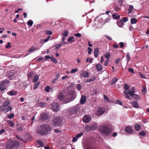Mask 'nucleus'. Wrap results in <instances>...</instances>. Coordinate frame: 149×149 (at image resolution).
Masks as SVG:
<instances>
[{"label": "nucleus", "instance_id": "nucleus-1", "mask_svg": "<svg viewBox=\"0 0 149 149\" xmlns=\"http://www.w3.org/2000/svg\"><path fill=\"white\" fill-rule=\"evenodd\" d=\"M74 89H73L68 93L67 95H64L62 93H60L58 95V99L60 101H63L64 103H67L74 99Z\"/></svg>", "mask_w": 149, "mask_h": 149}, {"label": "nucleus", "instance_id": "nucleus-2", "mask_svg": "<svg viewBox=\"0 0 149 149\" xmlns=\"http://www.w3.org/2000/svg\"><path fill=\"white\" fill-rule=\"evenodd\" d=\"M51 130V127L45 124L39 126L36 129V132L41 136L46 135L49 133Z\"/></svg>", "mask_w": 149, "mask_h": 149}, {"label": "nucleus", "instance_id": "nucleus-3", "mask_svg": "<svg viewBox=\"0 0 149 149\" xmlns=\"http://www.w3.org/2000/svg\"><path fill=\"white\" fill-rule=\"evenodd\" d=\"M19 146L17 141L10 140L7 142L6 147L8 149H17Z\"/></svg>", "mask_w": 149, "mask_h": 149}, {"label": "nucleus", "instance_id": "nucleus-4", "mask_svg": "<svg viewBox=\"0 0 149 149\" xmlns=\"http://www.w3.org/2000/svg\"><path fill=\"white\" fill-rule=\"evenodd\" d=\"M63 119L60 116L55 117L52 120L53 125L54 126H61Z\"/></svg>", "mask_w": 149, "mask_h": 149}, {"label": "nucleus", "instance_id": "nucleus-5", "mask_svg": "<svg viewBox=\"0 0 149 149\" xmlns=\"http://www.w3.org/2000/svg\"><path fill=\"white\" fill-rule=\"evenodd\" d=\"M99 130L100 132L105 136L109 135L111 133L110 130L107 126L102 125L100 127Z\"/></svg>", "mask_w": 149, "mask_h": 149}, {"label": "nucleus", "instance_id": "nucleus-6", "mask_svg": "<svg viewBox=\"0 0 149 149\" xmlns=\"http://www.w3.org/2000/svg\"><path fill=\"white\" fill-rule=\"evenodd\" d=\"M9 81L8 80H4L3 81L0 83V90L1 91H3L5 90L6 87H5L6 84H8Z\"/></svg>", "mask_w": 149, "mask_h": 149}, {"label": "nucleus", "instance_id": "nucleus-7", "mask_svg": "<svg viewBox=\"0 0 149 149\" xmlns=\"http://www.w3.org/2000/svg\"><path fill=\"white\" fill-rule=\"evenodd\" d=\"M96 125L93 124L91 126L87 125L85 127V129L86 131L89 132L91 130H95L97 128Z\"/></svg>", "mask_w": 149, "mask_h": 149}, {"label": "nucleus", "instance_id": "nucleus-8", "mask_svg": "<svg viewBox=\"0 0 149 149\" xmlns=\"http://www.w3.org/2000/svg\"><path fill=\"white\" fill-rule=\"evenodd\" d=\"M51 106L54 111H58L59 109V105L57 103L53 102L51 104Z\"/></svg>", "mask_w": 149, "mask_h": 149}, {"label": "nucleus", "instance_id": "nucleus-9", "mask_svg": "<svg viewBox=\"0 0 149 149\" xmlns=\"http://www.w3.org/2000/svg\"><path fill=\"white\" fill-rule=\"evenodd\" d=\"M40 119L41 120H48L49 118V115L46 113H43L40 114Z\"/></svg>", "mask_w": 149, "mask_h": 149}, {"label": "nucleus", "instance_id": "nucleus-10", "mask_svg": "<svg viewBox=\"0 0 149 149\" xmlns=\"http://www.w3.org/2000/svg\"><path fill=\"white\" fill-rule=\"evenodd\" d=\"M125 131L126 132H127L128 133L134 134V130H133L132 127L130 126H128L125 127Z\"/></svg>", "mask_w": 149, "mask_h": 149}, {"label": "nucleus", "instance_id": "nucleus-11", "mask_svg": "<svg viewBox=\"0 0 149 149\" xmlns=\"http://www.w3.org/2000/svg\"><path fill=\"white\" fill-rule=\"evenodd\" d=\"M105 112V111L102 108L99 107L97 111V114L98 116H100L104 114Z\"/></svg>", "mask_w": 149, "mask_h": 149}, {"label": "nucleus", "instance_id": "nucleus-12", "mask_svg": "<svg viewBox=\"0 0 149 149\" xmlns=\"http://www.w3.org/2000/svg\"><path fill=\"white\" fill-rule=\"evenodd\" d=\"M91 120V118L89 115H85L83 118V121L86 123H88Z\"/></svg>", "mask_w": 149, "mask_h": 149}, {"label": "nucleus", "instance_id": "nucleus-13", "mask_svg": "<svg viewBox=\"0 0 149 149\" xmlns=\"http://www.w3.org/2000/svg\"><path fill=\"white\" fill-rule=\"evenodd\" d=\"M86 97L84 95L81 96L80 101L81 104H83L86 102Z\"/></svg>", "mask_w": 149, "mask_h": 149}, {"label": "nucleus", "instance_id": "nucleus-14", "mask_svg": "<svg viewBox=\"0 0 149 149\" xmlns=\"http://www.w3.org/2000/svg\"><path fill=\"white\" fill-rule=\"evenodd\" d=\"M80 74L82 76L86 77H88L89 75V73L87 72L84 71L81 72Z\"/></svg>", "mask_w": 149, "mask_h": 149}, {"label": "nucleus", "instance_id": "nucleus-15", "mask_svg": "<svg viewBox=\"0 0 149 149\" xmlns=\"http://www.w3.org/2000/svg\"><path fill=\"white\" fill-rule=\"evenodd\" d=\"M99 51L98 48H96L94 49V55L95 58H97L99 55Z\"/></svg>", "mask_w": 149, "mask_h": 149}, {"label": "nucleus", "instance_id": "nucleus-16", "mask_svg": "<svg viewBox=\"0 0 149 149\" xmlns=\"http://www.w3.org/2000/svg\"><path fill=\"white\" fill-rule=\"evenodd\" d=\"M10 104V101L9 100H6L4 102L3 105V107H7Z\"/></svg>", "mask_w": 149, "mask_h": 149}, {"label": "nucleus", "instance_id": "nucleus-17", "mask_svg": "<svg viewBox=\"0 0 149 149\" xmlns=\"http://www.w3.org/2000/svg\"><path fill=\"white\" fill-rule=\"evenodd\" d=\"M17 93V91H10L7 93V94L11 96L14 95H16Z\"/></svg>", "mask_w": 149, "mask_h": 149}, {"label": "nucleus", "instance_id": "nucleus-18", "mask_svg": "<svg viewBox=\"0 0 149 149\" xmlns=\"http://www.w3.org/2000/svg\"><path fill=\"white\" fill-rule=\"evenodd\" d=\"M131 103L132 104V106L136 108L139 107V105L138 104V102L137 101H134L132 102Z\"/></svg>", "mask_w": 149, "mask_h": 149}, {"label": "nucleus", "instance_id": "nucleus-19", "mask_svg": "<svg viewBox=\"0 0 149 149\" xmlns=\"http://www.w3.org/2000/svg\"><path fill=\"white\" fill-rule=\"evenodd\" d=\"M12 109L11 107H9L6 108H2V110L3 111H5V113H7V112L11 111Z\"/></svg>", "mask_w": 149, "mask_h": 149}, {"label": "nucleus", "instance_id": "nucleus-20", "mask_svg": "<svg viewBox=\"0 0 149 149\" xmlns=\"http://www.w3.org/2000/svg\"><path fill=\"white\" fill-rule=\"evenodd\" d=\"M117 24L120 27H123L124 25L123 22L121 20H120L119 21L117 22Z\"/></svg>", "mask_w": 149, "mask_h": 149}, {"label": "nucleus", "instance_id": "nucleus-21", "mask_svg": "<svg viewBox=\"0 0 149 149\" xmlns=\"http://www.w3.org/2000/svg\"><path fill=\"white\" fill-rule=\"evenodd\" d=\"M132 96L131 97L134 99H135L137 100H138L139 99L140 97L138 95L135 94L134 93L133 94Z\"/></svg>", "mask_w": 149, "mask_h": 149}, {"label": "nucleus", "instance_id": "nucleus-22", "mask_svg": "<svg viewBox=\"0 0 149 149\" xmlns=\"http://www.w3.org/2000/svg\"><path fill=\"white\" fill-rule=\"evenodd\" d=\"M97 69L98 71H101L102 69V67L100 64H98L96 65Z\"/></svg>", "mask_w": 149, "mask_h": 149}, {"label": "nucleus", "instance_id": "nucleus-23", "mask_svg": "<svg viewBox=\"0 0 149 149\" xmlns=\"http://www.w3.org/2000/svg\"><path fill=\"white\" fill-rule=\"evenodd\" d=\"M134 128L136 130L139 131L141 129V126L139 124H136L134 126Z\"/></svg>", "mask_w": 149, "mask_h": 149}, {"label": "nucleus", "instance_id": "nucleus-24", "mask_svg": "<svg viewBox=\"0 0 149 149\" xmlns=\"http://www.w3.org/2000/svg\"><path fill=\"white\" fill-rule=\"evenodd\" d=\"M74 113V108L70 109L69 111V114L70 116H71Z\"/></svg>", "mask_w": 149, "mask_h": 149}, {"label": "nucleus", "instance_id": "nucleus-25", "mask_svg": "<svg viewBox=\"0 0 149 149\" xmlns=\"http://www.w3.org/2000/svg\"><path fill=\"white\" fill-rule=\"evenodd\" d=\"M117 13H114L112 15V17L114 19H117L120 18V15H117Z\"/></svg>", "mask_w": 149, "mask_h": 149}, {"label": "nucleus", "instance_id": "nucleus-26", "mask_svg": "<svg viewBox=\"0 0 149 149\" xmlns=\"http://www.w3.org/2000/svg\"><path fill=\"white\" fill-rule=\"evenodd\" d=\"M131 23L132 24H135L137 22V19L135 18H133L131 19Z\"/></svg>", "mask_w": 149, "mask_h": 149}, {"label": "nucleus", "instance_id": "nucleus-27", "mask_svg": "<svg viewBox=\"0 0 149 149\" xmlns=\"http://www.w3.org/2000/svg\"><path fill=\"white\" fill-rule=\"evenodd\" d=\"M142 88H143L141 91V93L145 95L146 93V87L143 86Z\"/></svg>", "mask_w": 149, "mask_h": 149}, {"label": "nucleus", "instance_id": "nucleus-28", "mask_svg": "<svg viewBox=\"0 0 149 149\" xmlns=\"http://www.w3.org/2000/svg\"><path fill=\"white\" fill-rule=\"evenodd\" d=\"M36 142L38 143L40 145L41 147H43L44 146L43 142L40 140H37L36 141Z\"/></svg>", "mask_w": 149, "mask_h": 149}, {"label": "nucleus", "instance_id": "nucleus-29", "mask_svg": "<svg viewBox=\"0 0 149 149\" xmlns=\"http://www.w3.org/2000/svg\"><path fill=\"white\" fill-rule=\"evenodd\" d=\"M104 56L107 58V60H108L110 57V54L109 53H106Z\"/></svg>", "mask_w": 149, "mask_h": 149}, {"label": "nucleus", "instance_id": "nucleus-30", "mask_svg": "<svg viewBox=\"0 0 149 149\" xmlns=\"http://www.w3.org/2000/svg\"><path fill=\"white\" fill-rule=\"evenodd\" d=\"M39 79V77L38 75H36L33 78V81L34 83L37 82Z\"/></svg>", "mask_w": 149, "mask_h": 149}, {"label": "nucleus", "instance_id": "nucleus-31", "mask_svg": "<svg viewBox=\"0 0 149 149\" xmlns=\"http://www.w3.org/2000/svg\"><path fill=\"white\" fill-rule=\"evenodd\" d=\"M39 105L40 107L42 108L45 107L47 105V104L44 102H40L39 103Z\"/></svg>", "mask_w": 149, "mask_h": 149}, {"label": "nucleus", "instance_id": "nucleus-32", "mask_svg": "<svg viewBox=\"0 0 149 149\" xmlns=\"http://www.w3.org/2000/svg\"><path fill=\"white\" fill-rule=\"evenodd\" d=\"M118 79L116 77H114L113 79L111 81V85L114 84L116 82L118 81Z\"/></svg>", "mask_w": 149, "mask_h": 149}, {"label": "nucleus", "instance_id": "nucleus-33", "mask_svg": "<svg viewBox=\"0 0 149 149\" xmlns=\"http://www.w3.org/2000/svg\"><path fill=\"white\" fill-rule=\"evenodd\" d=\"M83 135V133L81 132L76 135V137H75V141L77 140V139L81 137Z\"/></svg>", "mask_w": 149, "mask_h": 149}, {"label": "nucleus", "instance_id": "nucleus-34", "mask_svg": "<svg viewBox=\"0 0 149 149\" xmlns=\"http://www.w3.org/2000/svg\"><path fill=\"white\" fill-rule=\"evenodd\" d=\"M7 122L8 124L9 125L10 127H12L14 126V123L13 122L10 120H8L7 121Z\"/></svg>", "mask_w": 149, "mask_h": 149}, {"label": "nucleus", "instance_id": "nucleus-35", "mask_svg": "<svg viewBox=\"0 0 149 149\" xmlns=\"http://www.w3.org/2000/svg\"><path fill=\"white\" fill-rule=\"evenodd\" d=\"M16 137L18 139H19L20 140H22V141L26 142V141H27L28 140H29L30 139V138H28L27 139H21L19 137L17 136L16 135Z\"/></svg>", "mask_w": 149, "mask_h": 149}, {"label": "nucleus", "instance_id": "nucleus-36", "mask_svg": "<svg viewBox=\"0 0 149 149\" xmlns=\"http://www.w3.org/2000/svg\"><path fill=\"white\" fill-rule=\"evenodd\" d=\"M62 35L64 37H65L67 36L68 35V31L66 30H65L63 33Z\"/></svg>", "mask_w": 149, "mask_h": 149}, {"label": "nucleus", "instance_id": "nucleus-37", "mask_svg": "<svg viewBox=\"0 0 149 149\" xmlns=\"http://www.w3.org/2000/svg\"><path fill=\"white\" fill-rule=\"evenodd\" d=\"M133 8V6H132L130 5V6L129 7V8L128 9V13H131L132 11V9Z\"/></svg>", "mask_w": 149, "mask_h": 149}, {"label": "nucleus", "instance_id": "nucleus-38", "mask_svg": "<svg viewBox=\"0 0 149 149\" xmlns=\"http://www.w3.org/2000/svg\"><path fill=\"white\" fill-rule=\"evenodd\" d=\"M98 93V91L96 90H94L91 92V93L93 95H96Z\"/></svg>", "mask_w": 149, "mask_h": 149}, {"label": "nucleus", "instance_id": "nucleus-39", "mask_svg": "<svg viewBox=\"0 0 149 149\" xmlns=\"http://www.w3.org/2000/svg\"><path fill=\"white\" fill-rule=\"evenodd\" d=\"M33 22L32 20H29L27 22V24L28 25L32 26Z\"/></svg>", "mask_w": 149, "mask_h": 149}, {"label": "nucleus", "instance_id": "nucleus-40", "mask_svg": "<svg viewBox=\"0 0 149 149\" xmlns=\"http://www.w3.org/2000/svg\"><path fill=\"white\" fill-rule=\"evenodd\" d=\"M51 59L52 61H53L54 63H57V60L54 57L52 56L51 57Z\"/></svg>", "mask_w": 149, "mask_h": 149}, {"label": "nucleus", "instance_id": "nucleus-41", "mask_svg": "<svg viewBox=\"0 0 149 149\" xmlns=\"http://www.w3.org/2000/svg\"><path fill=\"white\" fill-rule=\"evenodd\" d=\"M55 78L57 79H58L59 77V73L58 72L56 71L55 73Z\"/></svg>", "mask_w": 149, "mask_h": 149}, {"label": "nucleus", "instance_id": "nucleus-42", "mask_svg": "<svg viewBox=\"0 0 149 149\" xmlns=\"http://www.w3.org/2000/svg\"><path fill=\"white\" fill-rule=\"evenodd\" d=\"M62 45L61 44H58L56 45H55V49H58Z\"/></svg>", "mask_w": 149, "mask_h": 149}, {"label": "nucleus", "instance_id": "nucleus-43", "mask_svg": "<svg viewBox=\"0 0 149 149\" xmlns=\"http://www.w3.org/2000/svg\"><path fill=\"white\" fill-rule=\"evenodd\" d=\"M37 48L34 47L33 46H32L29 49V52H32L33 50H36Z\"/></svg>", "mask_w": 149, "mask_h": 149}, {"label": "nucleus", "instance_id": "nucleus-44", "mask_svg": "<svg viewBox=\"0 0 149 149\" xmlns=\"http://www.w3.org/2000/svg\"><path fill=\"white\" fill-rule=\"evenodd\" d=\"M33 73L32 72H30L28 74L27 77L28 79L30 78L33 77Z\"/></svg>", "mask_w": 149, "mask_h": 149}, {"label": "nucleus", "instance_id": "nucleus-45", "mask_svg": "<svg viewBox=\"0 0 149 149\" xmlns=\"http://www.w3.org/2000/svg\"><path fill=\"white\" fill-rule=\"evenodd\" d=\"M123 93H124L125 96L128 99H129V100H131V98L128 95V93H126L125 91H124Z\"/></svg>", "mask_w": 149, "mask_h": 149}, {"label": "nucleus", "instance_id": "nucleus-46", "mask_svg": "<svg viewBox=\"0 0 149 149\" xmlns=\"http://www.w3.org/2000/svg\"><path fill=\"white\" fill-rule=\"evenodd\" d=\"M124 88L125 90L126 91L129 90L130 89V87L127 84H125Z\"/></svg>", "mask_w": 149, "mask_h": 149}, {"label": "nucleus", "instance_id": "nucleus-47", "mask_svg": "<svg viewBox=\"0 0 149 149\" xmlns=\"http://www.w3.org/2000/svg\"><path fill=\"white\" fill-rule=\"evenodd\" d=\"M39 82H37L36 84H35V85L33 87V89L35 90L39 86Z\"/></svg>", "mask_w": 149, "mask_h": 149}, {"label": "nucleus", "instance_id": "nucleus-48", "mask_svg": "<svg viewBox=\"0 0 149 149\" xmlns=\"http://www.w3.org/2000/svg\"><path fill=\"white\" fill-rule=\"evenodd\" d=\"M14 115L13 113H12L8 116V118L11 119L13 118L14 117Z\"/></svg>", "mask_w": 149, "mask_h": 149}, {"label": "nucleus", "instance_id": "nucleus-49", "mask_svg": "<svg viewBox=\"0 0 149 149\" xmlns=\"http://www.w3.org/2000/svg\"><path fill=\"white\" fill-rule=\"evenodd\" d=\"M139 134L140 135L144 136L146 134V133L144 131H142L139 133Z\"/></svg>", "mask_w": 149, "mask_h": 149}, {"label": "nucleus", "instance_id": "nucleus-50", "mask_svg": "<svg viewBox=\"0 0 149 149\" xmlns=\"http://www.w3.org/2000/svg\"><path fill=\"white\" fill-rule=\"evenodd\" d=\"M119 44L120 45V48H122L124 46V43L122 42H120L119 43Z\"/></svg>", "mask_w": 149, "mask_h": 149}, {"label": "nucleus", "instance_id": "nucleus-51", "mask_svg": "<svg viewBox=\"0 0 149 149\" xmlns=\"http://www.w3.org/2000/svg\"><path fill=\"white\" fill-rule=\"evenodd\" d=\"M76 88L77 89L80 91L81 90V85L80 84H78L76 86Z\"/></svg>", "mask_w": 149, "mask_h": 149}, {"label": "nucleus", "instance_id": "nucleus-52", "mask_svg": "<svg viewBox=\"0 0 149 149\" xmlns=\"http://www.w3.org/2000/svg\"><path fill=\"white\" fill-rule=\"evenodd\" d=\"M113 47L114 48H117L119 47V46L117 44L115 43L113 44Z\"/></svg>", "mask_w": 149, "mask_h": 149}, {"label": "nucleus", "instance_id": "nucleus-53", "mask_svg": "<svg viewBox=\"0 0 149 149\" xmlns=\"http://www.w3.org/2000/svg\"><path fill=\"white\" fill-rule=\"evenodd\" d=\"M126 57L127 58L128 61L130 59V56L129 53H127L126 54Z\"/></svg>", "mask_w": 149, "mask_h": 149}, {"label": "nucleus", "instance_id": "nucleus-54", "mask_svg": "<svg viewBox=\"0 0 149 149\" xmlns=\"http://www.w3.org/2000/svg\"><path fill=\"white\" fill-rule=\"evenodd\" d=\"M88 54H91V52L92 51V49L90 47H88Z\"/></svg>", "mask_w": 149, "mask_h": 149}, {"label": "nucleus", "instance_id": "nucleus-55", "mask_svg": "<svg viewBox=\"0 0 149 149\" xmlns=\"http://www.w3.org/2000/svg\"><path fill=\"white\" fill-rule=\"evenodd\" d=\"M46 32L47 34L49 35H51L52 34V31L49 30L47 31Z\"/></svg>", "mask_w": 149, "mask_h": 149}, {"label": "nucleus", "instance_id": "nucleus-56", "mask_svg": "<svg viewBox=\"0 0 149 149\" xmlns=\"http://www.w3.org/2000/svg\"><path fill=\"white\" fill-rule=\"evenodd\" d=\"M58 79L54 78L52 79V80L51 81V83L52 84H55L56 81L58 80Z\"/></svg>", "mask_w": 149, "mask_h": 149}, {"label": "nucleus", "instance_id": "nucleus-57", "mask_svg": "<svg viewBox=\"0 0 149 149\" xmlns=\"http://www.w3.org/2000/svg\"><path fill=\"white\" fill-rule=\"evenodd\" d=\"M50 87L49 86H47L46 87L45 90L47 92H48L49 91V90L50 89Z\"/></svg>", "mask_w": 149, "mask_h": 149}, {"label": "nucleus", "instance_id": "nucleus-58", "mask_svg": "<svg viewBox=\"0 0 149 149\" xmlns=\"http://www.w3.org/2000/svg\"><path fill=\"white\" fill-rule=\"evenodd\" d=\"M116 103L117 104H120V105H121V106L123 105V103L121 102V101L120 100H116Z\"/></svg>", "mask_w": 149, "mask_h": 149}, {"label": "nucleus", "instance_id": "nucleus-59", "mask_svg": "<svg viewBox=\"0 0 149 149\" xmlns=\"http://www.w3.org/2000/svg\"><path fill=\"white\" fill-rule=\"evenodd\" d=\"M11 47L10 45V42H8L7 45H6V47L7 49H8L9 47Z\"/></svg>", "mask_w": 149, "mask_h": 149}, {"label": "nucleus", "instance_id": "nucleus-60", "mask_svg": "<svg viewBox=\"0 0 149 149\" xmlns=\"http://www.w3.org/2000/svg\"><path fill=\"white\" fill-rule=\"evenodd\" d=\"M94 80V79L92 78H91L90 79H88L86 81V82H89L91 81H93Z\"/></svg>", "mask_w": 149, "mask_h": 149}, {"label": "nucleus", "instance_id": "nucleus-61", "mask_svg": "<svg viewBox=\"0 0 149 149\" xmlns=\"http://www.w3.org/2000/svg\"><path fill=\"white\" fill-rule=\"evenodd\" d=\"M123 22H126L128 20V19L126 17H124L123 18Z\"/></svg>", "mask_w": 149, "mask_h": 149}, {"label": "nucleus", "instance_id": "nucleus-62", "mask_svg": "<svg viewBox=\"0 0 149 149\" xmlns=\"http://www.w3.org/2000/svg\"><path fill=\"white\" fill-rule=\"evenodd\" d=\"M50 37L51 36H48L47 38H46V39L44 40V42H47L50 38Z\"/></svg>", "mask_w": 149, "mask_h": 149}, {"label": "nucleus", "instance_id": "nucleus-63", "mask_svg": "<svg viewBox=\"0 0 149 149\" xmlns=\"http://www.w3.org/2000/svg\"><path fill=\"white\" fill-rule=\"evenodd\" d=\"M75 36L77 37L78 38H80L81 36V35L80 33H77L75 34Z\"/></svg>", "mask_w": 149, "mask_h": 149}, {"label": "nucleus", "instance_id": "nucleus-64", "mask_svg": "<svg viewBox=\"0 0 149 149\" xmlns=\"http://www.w3.org/2000/svg\"><path fill=\"white\" fill-rule=\"evenodd\" d=\"M127 93L129 94L131 97H132V95L134 93H133V92L130 90Z\"/></svg>", "mask_w": 149, "mask_h": 149}]
</instances>
